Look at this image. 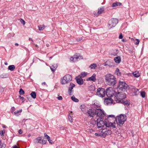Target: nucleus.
<instances>
[{
    "label": "nucleus",
    "mask_w": 148,
    "mask_h": 148,
    "mask_svg": "<svg viewBox=\"0 0 148 148\" xmlns=\"http://www.w3.org/2000/svg\"><path fill=\"white\" fill-rule=\"evenodd\" d=\"M106 83L110 86H114L116 83V78L110 74H108L105 76Z\"/></svg>",
    "instance_id": "f257e3e1"
},
{
    "label": "nucleus",
    "mask_w": 148,
    "mask_h": 148,
    "mask_svg": "<svg viewBox=\"0 0 148 148\" xmlns=\"http://www.w3.org/2000/svg\"><path fill=\"white\" fill-rule=\"evenodd\" d=\"M127 119V116L124 114H121L116 117L115 120L118 125L122 126Z\"/></svg>",
    "instance_id": "f03ea898"
},
{
    "label": "nucleus",
    "mask_w": 148,
    "mask_h": 148,
    "mask_svg": "<svg viewBox=\"0 0 148 148\" xmlns=\"http://www.w3.org/2000/svg\"><path fill=\"white\" fill-rule=\"evenodd\" d=\"M128 87V84L125 81H119L118 88L120 90L125 91Z\"/></svg>",
    "instance_id": "7ed1b4c3"
},
{
    "label": "nucleus",
    "mask_w": 148,
    "mask_h": 148,
    "mask_svg": "<svg viewBox=\"0 0 148 148\" xmlns=\"http://www.w3.org/2000/svg\"><path fill=\"white\" fill-rule=\"evenodd\" d=\"M109 91V90H106V92H105V90L104 88H99L97 89V95L99 97L102 98L105 96V93L106 95L108 96V92Z\"/></svg>",
    "instance_id": "20e7f679"
},
{
    "label": "nucleus",
    "mask_w": 148,
    "mask_h": 148,
    "mask_svg": "<svg viewBox=\"0 0 148 148\" xmlns=\"http://www.w3.org/2000/svg\"><path fill=\"white\" fill-rule=\"evenodd\" d=\"M63 79L61 80V83L64 85L67 84L71 81L72 80V77L70 75L66 74L63 77Z\"/></svg>",
    "instance_id": "39448f33"
},
{
    "label": "nucleus",
    "mask_w": 148,
    "mask_h": 148,
    "mask_svg": "<svg viewBox=\"0 0 148 148\" xmlns=\"http://www.w3.org/2000/svg\"><path fill=\"white\" fill-rule=\"evenodd\" d=\"M118 19L116 18H113L111 19L108 23V28L110 29L115 27L118 23Z\"/></svg>",
    "instance_id": "423d86ee"
},
{
    "label": "nucleus",
    "mask_w": 148,
    "mask_h": 148,
    "mask_svg": "<svg viewBox=\"0 0 148 148\" xmlns=\"http://www.w3.org/2000/svg\"><path fill=\"white\" fill-rule=\"evenodd\" d=\"M96 115L99 117V118H103L105 116V114L102 110L97 109H95Z\"/></svg>",
    "instance_id": "0eeeda50"
},
{
    "label": "nucleus",
    "mask_w": 148,
    "mask_h": 148,
    "mask_svg": "<svg viewBox=\"0 0 148 148\" xmlns=\"http://www.w3.org/2000/svg\"><path fill=\"white\" fill-rule=\"evenodd\" d=\"M101 133L102 136L105 138L107 135H111L112 131L110 130L107 129V128L104 129L102 130Z\"/></svg>",
    "instance_id": "6e6552de"
},
{
    "label": "nucleus",
    "mask_w": 148,
    "mask_h": 148,
    "mask_svg": "<svg viewBox=\"0 0 148 148\" xmlns=\"http://www.w3.org/2000/svg\"><path fill=\"white\" fill-rule=\"evenodd\" d=\"M102 118H99L97 120V125L99 128L103 127L105 125V123L102 119Z\"/></svg>",
    "instance_id": "1a4fd4ad"
},
{
    "label": "nucleus",
    "mask_w": 148,
    "mask_h": 148,
    "mask_svg": "<svg viewBox=\"0 0 148 148\" xmlns=\"http://www.w3.org/2000/svg\"><path fill=\"white\" fill-rule=\"evenodd\" d=\"M86 113L89 116L92 117L95 115V109L91 108L87 110Z\"/></svg>",
    "instance_id": "9d476101"
},
{
    "label": "nucleus",
    "mask_w": 148,
    "mask_h": 148,
    "mask_svg": "<svg viewBox=\"0 0 148 148\" xmlns=\"http://www.w3.org/2000/svg\"><path fill=\"white\" fill-rule=\"evenodd\" d=\"M117 97L118 98V99L121 100L126 98V95L125 93L124 92L120 93L119 92Z\"/></svg>",
    "instance_id": "9b49d317"
},
{
    "label": "nucleus",
    "mask_w": 148,
    "mask_h": 148,
    "mask_svg": "<svg viewBox=\"0 0 148 148\" xmlns=\"http://www.w3.org/2000/svg\"><path fill=\"white\" fill-rule=\"evenodd\" d=\"M70 87L69 88V89L68 90V92L69 93V94L70 95H71L72 94V92L73 91V90H72L73 88L75 86V85L74 84L71 83H70Z\"/></svg>",
    "instance_id": "f8f14e48"
},
{
    "label": "nucleus",
    "mask_w": 148,
    "mask_h": 148,
    "mask_svg": "<svg viewBox=\"0 0 148 148\" xmlns=\"http://www.w3.org/2000/svg\"><path fill=\"white\" fill-rule=\"evenodd\" d=\"M96 75L95 73L93 74L90 77H89L86 79L87 81H92V82H95L96 80Z\"/></svg>",
    "instance_id": "ddd939ff"
},
{
    "label": "nucleus",
    "mask_w": 148,
    "mask_h": 148,
    "mask_svg": "<svg viewBox=\"0 0 148 148\" xmlns=\"http://www.w3.org/2000/svg\"><path fill=\"white\" fill-rule=\"evenodd\" d=\"M104 11V9L103 8H101L98 9V11L97 12H94V14L96 16H98L99 14H100L102 13Z\"/></svg>",
    "instance_id": "4468645a"
},
{
    "label": "nucleus",
    "mask_w": 148,
    "mask_h": 148,
    "mask_svg": "<svg viewBox=\"0 0 148 148\" xmlns=\"http://www.w3.org/2000/svg\"><path fill=\"white\" fill-rule=\"evenodd\" d=\"M105 126L106 127H112L113 129L115 128L116 127L112 123H108L106 122Z\"/></svg>",
    "instance_id": "2eb2a0df"
},
{
    "label": "nucleus",
    "mask_w": 148,
    "mask_h": 148,
    "mask_svg": "<svg viewBox=\"0 0 148 148\" xmlns=\"http://www.w3.org/2000/svg\"><path fill=\"white\" fill-rule=\"evenodd\" d=\"M117 102L120 103L122 104H123L124 105H129L130 104V103L128 102V100H117Z\"/></svg>",
    "instance_id": "dca6fc26"
},
{
    "label": "nucleus",
    "mask_w": 148,
    "mask_h": 148,
    "mask_svg": "<svg viewBox=\"0 0 148 148\" xmlns=\"http://www.w3.org/2000/svg\"><path fill=\"white\" fill-rule=\"evenodd\" d=\"M112 101L113 100L111 98H106L105 99L104 102L106 105H108L109 103H112Z\"/></svg>",
    "instance_id": "f3484780"
},
{
    "label": "nucleus",
    "mask_w": 148,
    "mask_h": 148,
    "mask_svg": "<svg viewBox=\"0 0 148 148\" xmlns=\"http://www.w3.org/2000/svg\"><path fill=\"white\" fill-rule=\"evenodd\" d=\"M34 143L35 144L38 143H41V139L40 137L37 138L33 141Z\"/></svg>",
    "instance_id": "a211bd4d"
},
{
    "label": "nucleus",
    "mask_w": 148,
    "mask_h": 148,
    "mask_svg": "<svg viewBox=\"0 0 148 148\" xmlns=\"http://www.w3.org/2000/svg\"><path fill=\"white\" fill-rule=\"evenodd\" d=\"M77 82L79 85H82L83 84V79L81 77L78 78L76 79Z\"/></svg>",
    "instance_id": "6ab92c4d"
},
{
    "label": "nucleus",
    "mask_w": 148,
    "mask_h": 148,
    "mask_svg": "<svg viewBox=\"0 0 148 148\" xmlns=\"http://www.w3.org/2000/svg\"><path fill=\"white\" fill-rule=\"evenodd\" d=\"M114 61L117 63H119L121 61V58L119 56L115 57L114 58Z\"/></svg>",
    "instance_id": "aec40b11"
},
{
    "label": "nucleus",
    "mask_w": 148,
    "mask_h": 148,
    "mask_svg": "<svg viewBox=\"0 0 148 148\" xmlns=\"http://www.w3.org/2000/svg\"><path fill=\"white\" fill-rule=\"evenodd\" d=\"M58 65L57 64H54L51 66H50V69L53 72H54L57 68V67Z\"/></svg>",
    "instance_id": "412c9836"
},
{
    "label": "nucleus",
    "mask_w": 148,
    "mask_h": 148,
    "mask_svg": "<svg viewBox=\"0 0 148 148\" xmlns=\"http://www.w3.org/2000/svg\"><path fill=\"white\" fill-rule=\"evenodd\" d=\"M74 58V62L79 60L80 58H81V56H78L77 55H75L73 56Z\"/></svg>",
    "instance_id": "4be33fe9"
},
{
    "label": "nucleus",
    "mask_w": 148,
    "mask_h": 148,
    "mask_svg": "<svg viewBox=\"0 0 148 148\" xmlns=\"http://www.w3.org/2000/svg\"><path fill=\"white\" fill-rule=\"evenodd\" d=\"M22 111V109H21L19 110H17L16 111L14 112V114L16 116H18L19 115H20V114L21 112Z\"/></svg>",
    "instance_id": "5701e85b"
},
{
    "label": "nucleus",
    "mask_w": 148,
    "mask_h": 148,
    "mask_svg": "<svg viewBox=\"0 0 148 148\" xmlns=\"http://www.w3.org/2000/svg\"><path fill=\"white\" fill-rule=\"evenodd\" d=\"M133 75L135 77H138L140 76V74L138 71H136L133 73Z\"/></svg>",
    "instance_id": "b1692460"
},
{
    "label": "nucleus",
    "mask_w": 148,
    "mask_h": 148,
    "mask_svg": "<svg viewBox=\"0 0 148 148\" xmlns=\"http://www.w3.org/2000/svg\"><path fill=\"white\" fill-rule=\"evenodd\" d=\"M121 5V3L120 2H116L112 4V6L113 7H115L117 6H120Z\"/></svg>",
    "instance_id": "393cba45"
},
{
    "label": "nucleus",
    "mask_w": 148,
    "mask_h": 148,
    "mask_svg": "<svg viewBox=\"0 0 148 148\" xmlns=\"http://www.w3.org/2000/svg\"><path fill=\"white\" fill-rule=\"evenodd\" d=\"M15 69V66L14 65L9 66L8 67V69L11 71H13Z\"/></svg>",
    "instance_id": "a878e982"
},
{
    "label": "nucleus",
    "mask_w": 148,
    "mask_h": 148,
    "mask_svg": "<svg viewBox=\"0 0 148 148\" xmlns=\"http://www.w3.org/2000/svg\"><path fill=\"white\" fill-rule=\"evenodd\" d=\"M97 67V65L96 64H92L90 66V68L91 69H95Z\"/></svg>",
    "instance_id": "bb28decb"
},
{
    "label": "nucleus",
    "mask_w": 148,
    "mask_h": 148,
    "mask_svg": "<svg viewBox=\"0 0 148 148\" xmlns=\"http://www.w3.org/2000/svg\"><path fill=\"white\" fill-rule=\"evenodd\" d=\"M30 95L32 97L33 99H35L36 97V93L34 92H32L30 94Z\"/></svg>",
    "instance_id": "cd10ccee"
},
{
    "label": "nucleus",
    "mask_w": 148,
    "mask_h": 148,
    "mask_svg": "<svg viewBox=\"0 0 148 148\" xmlns=\"http://www.w3.org/2000/svg\"><path fill=\"white\" fill-rule=\"evenodd\" d=\"M8 76L7 73H3L1 75L0 77L2 78H6L8 77Z\"/></svg>",
    "instance_id": "c85d7f7f"
},
{
    "label": "nucleus",
    "mask_w": 148,
    "mask_h": 148,
    "mask_svg": "<svg viewBox=\"0 0 148 148\" xmlns=\"http://www.w3.org/2000/svg\"><path fill=\"white\" fill-rule=\"evenodd\" d=\"M6 147V145L4 143H2L0 140V148H5Z\"/></svg>",
    "instance_id": "c756f323"
},
{
    "label": "nucleus",
    "mask_w": 148,
    "mask_h": 148,
    "mask_svg": "<svg viewBox=\"0 0 148 148\" xmlns=\"http://www.w3.org/2000/svg\"><path fill=\"white\" fill-rule=\"evenodd\" d=\"M38 27L40 31L44 29L46 27L43 25H40L38 26Z\"/></svg>",
    "instance_id": "7c9ffc66"
},
{
    "label": "nucleus",
    "mask_w": 148,
    "mask_h": 148,
    "mask_svg": "<svg viewBox=\"0 0 148 148\" xmlns=\"http://www.w3.org/2000/svg\"><path fill=\"white\" fill-rule=\"evenodd\" d=\"M89 89L90 91H93L95 90V88L94 86L91 85L90 86Z\"/></svg>",
    "instance_id": "2f4dec72"
},
{
    "label": "nucleus",
    "mask_w": 148,
    "mask_h": 148,
    "mask_svg": "<svg viewBox=\"0 0 148 148\" xmlns=\"http://www.w3.org/2000/svg\"><path fill=\"white\" fill-rule=\"evenodd\" d=\"M71 99L74 101L77 102L79 101V100L76 98L74 96H72L71 97Z\"/></svg>",
    "instance_id": "473e14b6"
},
{
    "label": "nucleus",
    "mask_w": 148,
    "mask_h": 148,
    "mask_svg": "<svg viewBox=\"0 0 148 148\" xmlns=\"http://www.w3.org/2000/svg\"><path fill=\"white\" fill-rule=\"evenodd\" d=\"M110 117H111L112 119L114 120H115L116 117H115L114 115H110L108 116V119H109Z\"/></svg>",
    "instance_id": "72a5a7b5"
},
{
    "label": "nucleus",
    "mask_w": 148,
    "mask_h": 148,
    "mask_svg": "<svg viewBox=\"0 0 148 148\" xmlns=\"http://www.w3.org/2000/svg\"><path fill=\"white\" fill-rule=\"evenodd\" d=\"M19 93L20 95H23L25 93L24 91L21 88L19 91Z\"/></svg>",
    "instance_id": "f704fd0d"
},
{
    "label": "nucleus",
    "mask_w": 148,
    "mask_h": 148,
    "mask_svg": "<svg viewBox=\"0 0 148 148\" xmlns=\"http://www.w3.org/2000/svg\"><path fill=\"white\" fill-rule=\"evenodd\" d=\"M87 75V73L86 72H83L81 73V77H84Z\"/></svg>",
    "instance_id": "c9c22d12"
},
{
    "label": "nucleus",
    "mask_w": 148,
    "mask_h": 148,
    "mask_svg": "<svg viewBox=\"0 0 148 148\" xmlns=\"http://www.w3.org/2000/svg\"><path fill=\"white\" fill-rule=\"evenodd\" d=\"M141 95L143 98H144L145 97V92L142 91L140 92Z\"/></svg>",
    "instance_id": "e433bc0d"
},
{
    "label": "nucleus",
    "mask_w": 148,
    "mask_h": 148,
    "mask_svg": "<svg viewBox=\"0 0 148 148\" xmlns=\"http://www.w3.org/2000/svg\"><path fill=\"white\" fill-rule=\"evenodd\" d=\"M5 133V130H3L2 131H0V135L1 136H3V134Z\"/></svg>",
    "instance_id": "4c0bfd02"
},
{
    "label": "nucleus",
    "mask_w": 148,
    "mask_h": 148,
    "mask_svg": "<svg viewBox=\"0 0 148 148\" xmlns=\"http://www.w3.org/2000/svg\"><path fill=\"white\" fill-rule=\"evenodd\" d=\"M116 73H117V74L118 75H121V73L120 72V71L119 69H117L116 70Z\"/></svg>",
    "instance_id": "58836bf2"
},
{
    "label": "nucleus",
    "mask_w": 148,
    "mask_h": 148,
    "mask_svg": "<svg viewBox=\"0 0 148 148\" xmlns=\"http://www.w3.org/2000/svg\"><path fill=\"white\" fill-rule=\"evenodd\" d=\"M86 108L85 106V108H83V109H82L81 110L83 112H84V113H86L87 111V110H86Z\"/></svg>",
    "instance_id": "ea45409f"
},
{
    "label": "nucleus",
    "mask_w": 148,
    "mask_h": 148,
    "mask_svg": "<svg viewBox=\"0 0 148 148\" xmlns=\"http://www.w3.org/2000/svg\"><path fill=\"white\" fill-rule=\"evenodd\" d=\"M134 90H135L134 91L135 94L136 95H137L138 94V89H137L136 88L134 89Z\"/></svg>",
    "instance_id": "a19ab883"
},
{
    "label": "nucleus",
    "mask_w": 148,
    "mask_h": 148,
    "mask_svg": "<svg viewBox=\"0 0 148 148\" xmlns=\"http://www.w3.org/2000/svg\"><path fill=\"white\" fill-rule=\"evenodd\" d=\"M69 120L70 122H73V119L72 118L71 116H70V115H69Z\"/></svg>",
    "instance_id": "79ce46f5"
},
{
    "label": "nucleus",
    "mask_w": 148,
    "mask_h": 148,
    "mask_svg": "<svg viewBox=\"0 0 148 148\" xmlns=\"http://www.w3.org/2000/svg\"><path fill=\"white\" fill-rule=\"evenodd\" d=\"M95 136H102V135H101V132L100 133H99V134L97 133H95Z\"/></svg>",
    "instance_id": "37998d69"
},
{
    "label": "nucleus",
    "mask_w": 148,
    "mask_h": 148,
    "mask_svg": "<svg viewBox=\"0 0 148 148\" xmlns=\"http://www.w3.org/2000/svg\"><path fill=\"white\" fill-rule=\"evenodd\" d=\"M44 135L45 137L48 140V139H49V138L50 137L49 136H48L45 133L44 134Z\"/></svg>",
    "instance_id": "c03bdc74"
},
{
    "label": "nucleus",
    "mask_w": 148,
    "mask_h": 148,
    "mask_svg": "<svg viewBox=\"0 0 148 148\" xmlns=\"http://www.w3.org/2000/svg\"><path fill=\"white\" fill-rule=\"evenodd\" d=\"M47 140H41V143H42L43 144H45Z\"/></svg>",
    "instance_id": "a18cd8bd"
},
{
    "label": "nucleus",
    "mask_w": 148,
    "mask_h": 148,
    "mask_svg": "<svg viewBox=\"0 0 148 148\" xmlns=\"http://www.w3.org/2000/svg\"><path fill=\"white\" fill-rule=\"evenodd\" d=\"M20 21L21 23L23 24V25H25V22L22 19H21L20 20Z\"/></svg>",
    "instance_id": "49530a36"
},
{
    "label": "nucleus",
    "mask_w": 148,
    "mask_h": 148,
    "mask_svg": "<svg viewBox=\"0 0 148 148\" xmlns=\"http://www.w3.org/2000/svg\"><path fill=\"white\" fill-rule=\"evenodd\" d=\"M123 38V36L122 35V34L121 33L119 35V39H122Z\"/></svg>",
    "instance_id": "de8ad7c7"
},
{
    "label": "nucleus",
    "mask_w": 148,
    "mask_h": 148,
    "mask_svg": "<svg viewBox=\"0 0 148 148\" xmlns=\"http://www.w3.org/2000/svg\"><path fill=\"white\" fill-rule=\"evenodd\" d=\"M140 41L139 39H136V42H135V44L136 45H138Z\"/></svg>",
    "instance_id": "09e8293b"
},
{
    "label": "nucleus",
    "mask_w": 148,
    "mask_h": 148,
    "mask_svg": "<svg viewBox=\"0 0 148 148\" xmlns=\"http://www.w3.org/2000/svg\"><path fill=\"white\" fill-rule=\"evenodd\" d=\"M57 98L59 100H61L62 99V97L61 96H59Z\"/></svg>",
    "instance_id": "8fccbe9b"
},
{
    "label": "nucleus",
    "mask_w": 148,
    "mask_h": 148,
    "mask_svg": "<svg viewBox=\"0 0 148 148\" xmlns=\"http://www.w3.org/2000/svg\"><path fill=\"white\" fill-rule=\"evenodd\" d=\"M18 132L19 134H21L23 133V131L21 130L20 129L18 131Z\"/></svg>",
    "instance_id": "3c124183"
},
{
    "label": "nucleus",
    "mask_w": 148,
    "mask_h": 148,
    "mask_svg": "<svg viewBox=\"0 0 148 148\" xmlns=\"http://www.w3.org/2000/svg\"><path fill=\"white\" fill-rule=\"evenodd\" d=\"M84 108H85V106L84 105H81L80 107L81 110Z\"/></svg>",
    "instance_id": "603ef678"
},
{
    "label": "nucleus",
    "mask_w": 148,
    "mask_h": 148,
    "mask_svg": "<svg viewBox=\"0 0 148 148\" xmlns=\"http://www.w3.org/2000/svg\"><path fill=\"white\" fill-rule=\"evenodd\" d=\"M70 60L71 61H73L74 62V58L73 56V57H71L70 58Z\"/></svg>",
    "instance_id": "864d4df0"
},
{
    "label": "nucleus",
    "mask_w": 148,
    "mask_h": 148,
    "mask_svg": "<svg viewBox=\"0 0 148 148\" xmlns=\"http://www.w3.org/2000/svg\"><path fill=\"white\" fill-rule=\"evenodd\" d=\"M14 109H15V108L14 107H13L12 108V110H11V111H12V112H13L14 111Z\"/></svg>",
    "instance_id": "5fc2aeb1"
},
{
    "label": "nucleus",
    "mask_w": 148,
    "mask_h": 148,
    "mask_svg": "<svg viewBox=\"0 0 148 148\" xmlns=\"http://www.w3.org/2000/svg\"><path fill=\"white\" fill-rule=\"evenodd\" d=\"M19 98L20 99H22V100H23V99H24V97H21V96H20V95L19 96Z\"/></svg>",
    "instance_id": "6e6d98bb"
},
{
    "label": "nucleus",
    "mask_w": 148,
    "mask_h": 148,
    "mask_svg": "<svg viewBox=\"0 0 148 148\" xmlns=\"http://www.w3.org/2000/svg\"><path fill=\"white\" fill-rule=\"evenodd\" d=\"M47 140L49 141V143H51L52 144V143L51 142V141H52V140L50 139V137L49 138V139H48Z\"/></svg>",
    "instance_id": "4d7b16f0"
},
{
    "label": "nucleus",
    "mask_w": 148,
    "mask_h": 148,
    "mask_svg": "<svg viewBox=\"0 0 148 148\" xmlns=\"http://www.w3.org/2000/svg\"><path fill=\"white\" fill-rule=\"evenodd\" d=\"M42 85H46L47 86V84H46V83L45 82H43L42 83Z\"/></svg>",
    "instance_id": "13d9d810"
},
{
    "label": "nucleus",
    "mask_w": 148,
    "mask_h": 148,
    "mask_svg": "<svg viewBox=\"0 0 148 148\" xmlns=\"http://www.w3.org/2000/svg\"><path fill=\"white\" fill-rule=\"evenodd\" d=\"M82 40V38H79L78 40H77V41L78 42Z\"/></svg>",
    "instance_id": "bf43d9fd"
},
{
    "label": "nucleus",
    "mask_w": 148,
    "mask_h": 148,
    "mask_svg": "<svg viewBox=\"0 0 148 148\" xmlns=\"http://www.w3.org/2000/svg\"><path fill=\"white\" fill-rule=\"evenodd\" d=\"M13 148H18L16 145H14L13 147Z\"/></svg>",
    "instance_id": "052dcab7"
},
{
    "label": "nucleus",
    "mask_w": 148,
    "mask_h": 148,
    "mask_svg": "<svg viewBox=\"0 0 148 148\" xmlns=\"http://www.w3.org/2000/svg\"><path fill=\"white\" fill-rule=\"evenodd\" d=\"M27 98L28 100L29 101H30V100L31 99L30 97H27Z\"/></svg>",
    "instance_id": "680f3d73"
},
{
    "label": "nucleus",
    "mask_w": 148,
    "mask_h": 148,
    "mask_svg": "<svg viewBox=\"0 0 148 148\" xmlns=\"http://www.w3.org/2000/svg\"><path fill=\"white\" fill-rule=\"evenodd\" d=\"M15 45L16 46H18L19 45L18 43H15Z\"/></svg>",
    "instance_id": "e2e57ef3"
},
{
    "label": "nucleus",
    "mask_w": 148,
    "mask_h": 148,
    "mask_svg": "<svg viewBox=\"0 0 148 148\" xmlns=\"http://www.w3.org/2000/svg\"><path fill=\"white\" fill-rule=\"evenodd\" d=\"M93 131L92 130V129H90V133H91Z\"/></svg>",
    "instance_id": "0e129e2a"
},
{
    "label": "nucleus",
    "mask_w": 148,
    "mask_h": 148,
    "mask_svg": "<svg viewBox=\"0 0 148 148\" xmlns=\"http://www.w3.org/2000/svg\"><path fill=\"white\" fill-rule=\"evenodd\" d=\"M4 64L6 65H7L8 64V63L7 62H5L4 63Z\"/></svg>",
    "instance_id": "69168bd1"
},
{
    "label": "nucleus",
    "mask_w": 148,
    "mask_h": 148,
    "mask_svg": "<svg viewBox=\"0 0 148 148\" xmlns=\"http://www.w3.org/2000/svg\"><path fill=\"white\" fill-rule=\"evenodd\" d=\"M60 129H61L64 130V127H60Z\"/></svg>",
    "instance_id": "338daca9"
},
{
    "label": "nucleus",
    "mask_w": 148,
    "mask_h": 148,
    "mask_svg": "<svg viewBox=\"0 0 148 148\" xmlns=\"http://www.w3.org/2000/svg\"><path fill=\"white\" fill-rule=\"evenodd\" d=\"M3 128H5V125H3Z\"/></svg>",
    "instance_id": "774afa93"
}]
</instances>
